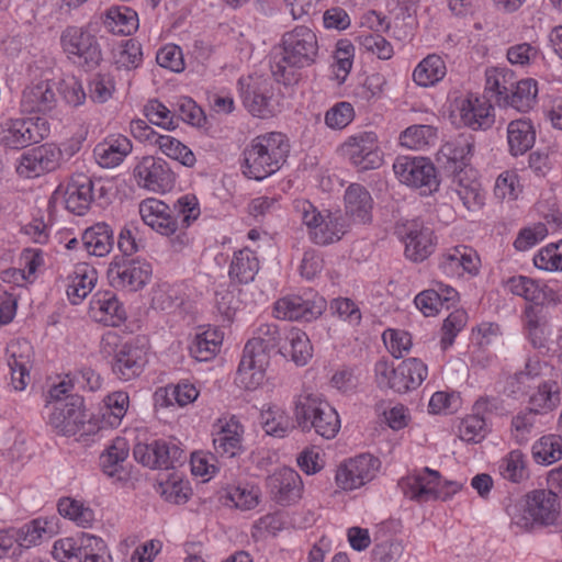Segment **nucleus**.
Returning <instances> with one entry per match:
<instances>
[{
	"mask_svg": "<svg viewBox=\"0 0 562 562\" xmlns=\"http://www.w3.org/2000/svg\"><path fill=\"white\" fill-rule=\"evenodd\" d=\"M154 146H156L162 155L184 167L191 168L196 162L194 153L180 139L169 134H159V136L156 137Z\"/></svg>",
	"mask_w": 562,
	"mask_h": 562,
	"instance_id": "5fc2aeb1",
	"label": "nucleus"
},
{
	"mask_svg": "<svg viewBox=\"0 0 562 562\" xmlns=\"http://www.w3.org/2000/svg\"><path fill=\"white\" fill-rule=\"evenodd\" d=\"M533 265L548 272L562 271V239L541 247L533 256Z\"/></svg>",
	"mask_w": 562,
	"mask_h": 562,
	"instance_id": "774afa93",
	"label": "nucleus"
},
{
	"mask_svg": "<svg viewBox=\"0 0 562 562\" xmlns=\"http://www.w3.org/2000/svg\"><path fill=\"white\" fill-rule=\"evenodd\" d=\"M133 173L138 187L155 193L169 191L175 183L173 172L167 162L153 156L143 157Z\"/></svg>",
	"mask_w": 562,
	"mask_h": 562,
	"instance_id": "f8f14e48",
	"label": "nucleus"
},
{
	"mask_svg": "<svg viewBox=\"0 0 562 562\" xmlns=\"http://www.w3.org/2000/svg\"><path fill=\"white\" fill-rule=\"evenodd\" d=\"M282 61L291 67L304 68L313 65L318 56V38L314 30L305 25L295 26L282 37Z\"/></svg>",
	"mask_w": 562,
	"mask_h": 562,
	"instance_id": "0eeeda50",
	"label": "nucleus"
},
{
	"mask_svg": "<svg viewBox=\"0 0 562 562\" xmlns=\"http://www.w3.org/2000/svg\"><path fill=\"white\" fill-rule=\"evenodd\" d=\"M90 317L106 326H117L125 318V310L112 292H98L89 306Z\"/></svg>",
	"mask_w": 562,
	"mask_h": 562,
	"instance_id": "2f4dec72",
	"label": "nucleus"
},
{
	"mask_svg": "<svg viewBox=\"0 0 562 562\" xmlns=\"http://www.w3.org/2000/svg\"><path fill=\"white\" fill-rule=\"evenodd\" d=\"M98 281L95 268L87 262L74 266L66 277V295L74 305L80 304L94 289Z\"/></svg>",
	"mask_w": 562,
	"mask_h": 562,
	"instance_id": "cd10ccee",
	"label": "nucleus"
},
{
	"mask_svg": "<svg viewBox=\"0 0 562 562\" xmlns=\"http://www.w3.org/2000/svg\"><path fill=\"white\" fill-rule=\"evenodd\" d=\"M525 327L532 346L538 349L548 348L552 327L542 308L529 305L525 310Z\"/></svg>",
	"mask_w": 562,
	"mask_h": 562,
	"instance_id": "58836bf2",
	"label": "nucleus"
},
{
	"mask_svg": "<svg viewBox=\"0 0 562 562\" xmlns=\"http://www.w3.org/2000/svg\"><path fill=\"white\" fill-rule=\"evenodd\" d=\"M49 133L50 125L42 116L8 117L0 121V147L21 150L47 138Z\"/></svg>",
	"mask_w": 562,
	"mask_h": 562,
	"instance_id": "39448f33",
	"label": "nucleus"
},
{
	"mask_svg": "<svg viewBox=\"0 0 562 562\" xmlns=\"http://www.w3.org/2000/svg\"><path fill=\"white\" fill-rule=\"evenodd\" d=\"M226 499L238 509L250 510L259 504L260 491L249 483L232 485L226 490Z\"/></svg>",
	"mask_w": 562,
	"mask_h": 562,
	"instance_id": "0e129e2a",
	"label": "nucleus"
},
{
	"mask_svg": "<svg viewBox=\"0 0 562 562\" xmlns=\"http://www.w3.org/2000/svg\"><path fill=\"white\" fill-rule=\"evenodd\" d=\"M274 315L284 321H311L321 313L314 305L299 295H288L274 303Z\"/></svg>",
	"mask_w": 562,
	"mask_h": 562,
	"instance_id": "a19ab883",
	"label": "nucleus"
},
{
	"mask_svg": "<svg viewBox=\"0 0 562 562\" xmlns=\"http://www.w3.org/2000/svg\"><path fill=\"white\" fill-rule=\"evenodd\" d=\"M55 83L47 77L32 80L25 86L20 99L22 113H48L57 105Z\"/></svg>",
	"mask_w": 562,
	"mask_h": 562,
	"instance_id": "a211bd4d",
	"label": "nucleus"
},
{
	"mask_svg": "<svg viewBox=\"0 0 562 562\" xmlns=\"http://www.w3.org/2000/svg\"><path fill=\"white\" fill-rule=\"evenodd\" d=\"M158 492L169 503L183 504L191 494L190 483L178 473H171L159 483Z\"/></svg>",
	"mask_w": 562,
	"mask_h": 562,
	"instance_id": "338daca9",
	"label": "nucleus"
},
{
	"mask_svg": "<svg viewBox=\"0 0 562 562\" xmlns=\"http://www.w3.org/2000/svg\"><path fill=\"white\" fill-rule=\"evenodd\" d=\"M259 270V260L256 254L249 248L235 251L229 265V277L240 283H248L254 280Z\"/></svg>",
	"mask_w": 562,
	"mask_h": 562,
	"instance_id": "864d4df0",
	"label": "nucleus"
},
{
	"mask_svg": "<svg viewBox=\"0 0 562 562\" xmlns=\"http://www.w3.org/2000/svg\"><path fill=\"white\" fill-rule=\"evenodd\" d=\"M261 424L267 435L282 438L291 429L286 411L277 404H266L261 409Z\"/></svg>",
	"mask_w": 562,
	"mask_h": 562,
	"instance_id": "4d7b16f0",
	"label": "nucleus"
},
{
	"mask_svg": "<svg viewBox=\"0 0 562 562\" xmlns=\"http://www.w3.org/2000/svg\"><path fill=\"white\" fill-rule=\"evenodd\" d=\"M454 190L469 211H475L484 204V193L476 171L472 168L454 175Z\"/></svg>",
	"mask_w": 562,
	"mask_h": 562,
	"instance_id": "c9c22d12",
	"label": "nucleus"
},
{
	"mask_svg": "<svg viewBox=\"0 0 562 562\" xmlns=\"http://www.w3.org/2000/svg\"><path fill=\"white\" fill-rule=\"evenodd\" d=\"M447 75V66L441 56L429 54L423 58L413 71V81L423 88L434 87Z\"/></svg>",
	"mask_w": 562,
	"mask_h": 562,
	"instance_id": "a18cd8bd",
	"label": "nucleus"
},
{
	"mask_svg": "<svg viewBox=\"0 0 562 562\" xmlns=\"http://www.w3.org/2000/svg\"><path fill=\"white\" fill-rule=\"evenodd\" d=\"M294 417L303 430L314 429L325 439H333L341 427L336 408L322 395L302 394L294 401Z\"/></svg>",
	"mask_w": 562,
	"mask_h": 562,
	"instance_id": "f03ea898",
	"label": "nucleus"
},
{
	"mask_svg": "<svg viewBox=\"0 0 562 562\" xmlns=\"http://www.w3.org/2000/svg\"><path fill=\"white\" fill-rule=\"evenodd\" d=\"M199 395L200 391L193 383L181 381L177 384L157 389L154 394V401L155 405L160 408L173 405L184 407L196 401Z\"/></svg>",
	"mask_w": 562,
	"mask_h": 562,
	"instance_id": "e433bc0d",
	"label": "nucleus"
},
{
	"mask_svg": "<svg viewBox=\"0 0 562 562\" xmlns=\"http://www.w3.org/2000/svg\"><path fill=\"white\" fill-rule=\"evenodd\" d=\"M281 334L276 324H260L244 348V355L255 357L263 353L270 361L272 352H279Z\"/></svg>",
	"mask_w": 562,
	"mask_h": 562,
	"instance_id": "f704fd0d",
	"label": "nucleus"
},
{
	"mask_svg": "<svg viewBox=\"0 0 562 562\" xmlns=\"http://www.w3.org/2000/svg\"><path fill=\"white\" fill-rule=\"evenodd\" d=\"M244 426L235 415L225 414L218 417L212 428L213 447L217 454L234 458L241 453Z\"/></svg>",
	"mask_w": 562,
	"mask_h": 562,
	"instance_id": "ddd939ff",
	"label": "nucleus"
},
{
	"mask_svg": "<svg viewBox=\"0 0 562 562\" xmlns=\"http://www.w3.org/2000/svg\"><path fill=\"white\" fill-rule=\"evenodd\" d=\"M57 507L58 513L63 517L68 518L79 527H91L92 522L94 521L93 510L79 501L65 497L58 502Z\"/></svg>",
	"mask_w": 562,
	"mask_h": 562,
	"instance_id": "69168bd1",
	"label": "nucleus"
},
{
	"mask_svg": "<svg viewBox=\"0 0 562 562\" xmlns=\"http://www.w3.org/2000/svg\"><path fill=\"white\" fill-rule=\"evenodd\" d=\"M436 484H438V471L427 467L402 477L398 482L403 494L418 503L434 501Z\"/></svg>",
	"mask_w": 562,
	"mask_h": 562,
	"instance_id": "a878e982",
	"label": "nucleus"
},
{
	"mask_svg": "<svg viewBox=\"0 0 562 562\" xmlns=\"http://www.w3.org/2000/svg\"><path fill=\"white\" fill-rule=\"evenodd\" d=\"M494 408L495 405L492 398H477L473 404L472 413L460 422L459 438L468 443L482 441L490 432L487 416Z\"/></svg>",
	"mask_w": 562,
	"mask_h": 562,
	"instance_id": "b1692460",
	"label": "nucleus"
},
{
	"mask_svg": "<svg viewBox=\"0 0 562 562\" xmlns=\"http://www.w3.org/2000/svg\"><path fill=\"white\" fill-rule=\"evenodd\" d=\"M485 78V89L496 95L499 104L506 105L515 85L514 72L505 67H492L486 69Z\"/></svg>",
	"mask_w": 562,
	"mask_h": 562,
	"instance_id": "6e6d98bb",
	"label": "nucleus"
},
{
	"mask_svg": "<svg viewBox=\"0 0 562 562\" xmlns=\"http://www.w3.org/2000/svg\"><path fill=\"white\" fill-rule=\"evenodd\" d=\"M453 112L464 126L473 131L487 130L495 121L492 104L473 93L457 98Z\"/></svg>",
	"mask_w": 562,
	"mask_h": 562,
	"instance_id": "4468645a",
	"label": "nucleus"
},
{
	"mask_svg": "<svg viewBox=\"0 0 562 562\" xmlns=\"http://www.w3.org/2000/svg\"><path fill=\"white\" fill-rule=\"evenodd\" d=\"M537 95V81L532 78H526L516 83L515 90L509 93V99L506 102V105H509L519 112H527L536 104Z\"/></svg>",
	"mask_w": 562,
	"mask_h": 562,
	"instance_id": "052dcab7",
	"label": "nucleus"
},
{
	"mask_svg": "<svg viewBox=\"0 0 562 562\" xmlns=\"http://www.w3.org/2000/svg\"><path fill=\"white\" fill-rule=\"evenodd\" d=\"M240 95L245 108L254 116L266 119L273 115L270 85L261 77H247L239 79Z\"/></svg>",
	"mask_w": 562,
	"mask_h": 562,
	"instance_id": "412c9836",
	"label": "nucleus"
},
{
	"mask_svg": "<svg viewBox=\"0 0 562 562\" xmlns=\"http://www.w3.org/2000/svg\"><path fill=\"white\" fill-rule=\"evenodd\" d=\"M128 454V441L123 437L114 438L100 456V464L103 472L109 476H114L122 470Z\"/></svg>",
	"mask_w": 562,
	"mask_h": 562,
	"instance_id": "13d9d810",
	"label": "nucleus"
},
{
	"mask_svg": "<svg viewBox=\"0 0 562 562\" xmlns=\"http://www.w3.org/2000/svg\"><path fill=\"white\" fill-rule=\"evenodd\" d=\"M380 468L379 459L362 453L340 463L336 470L335 483L345 492L358 490L371 482Z\"/></svg>",
	"mask_w": 562,
	"mask_h": 562,
	"instance_id": "1a4fd4ad",
	"label": "nucleus"
},
{
	"mask_svg": "<svg viewBox=\"0 0 562 562\" xmlns=\"http://www.w3.org/2000/svg\"><path fill=\"white\" fill-rule=\"evenodd\" d=\"M480 257L474 249L458 245L446 249L438 259L439 270L448 278H461L465 273H479Z\"/></svg>",
	"mask_w": 562,
	"mask_h": 562,
	"instance_id": "aec40b11",
	"label": "nucleus"
},
{
	"mask_svg": "<svg viewBox=\"0 0 562 562\" xmlns=\"http://www.w3.org/2000/svg\"><path fill=\"white\" fill-rule=\"evenodd\" d=\"M61 150L52 143H46L25 151L19 159L16 171L25 178H35L56 170L61 161Z\"/></svg>",
	"mask_w": 562,
	"mask_h": 562,
	"instance_id": "dca6fc26",
	"label": "nucleus"
},
{
	"mask_svg": "<svg viewBox=\"0 0 562 562\" xmlns=\"http://www.w3.org/2000/svg\"><path fill=\"white\" fill-rule=\"evenodd\" d=\"M473 140L470 135H458L441 145L437 153V161L445 169L457 173L465 170L472 156Z\"/></svg>",
	"mask_w": 562,
	"mask_h": 562,
	"instance_id": "bb28decb",
	"label": "nucleus"
},
{
	"mask_svg": "<svg viewBox=\"0 0 562 562\" xmlns=\"http://www.w3.org/2000/svg\"><path fill=\"white\" fill-rule=\"evenodd\" d=\"M285 342L279 352L289 357L296 366H305L313 357V347L308 336L301 329L291 327L285 334Z\"/></svg>",
	"mask_w": 562,
	"mask_h": 562,
	"instance_id": "37998d69",
	"label": "nucleus"
},
{
	"mask_svg": "<svg viewBox=\"0 0 562 562\" xmlns=\"http://www.w3.org/2000/svg\"><path fill=\"white\" fill-rule=\"evenodd\" d=\"M130 407V396L124 391H114L103 398L101 417L103 425L116 428L121 425Z\"/></svg>",
	"mask_w": 562,
	"mask_h": 562,
	"instance_id": "603ef678",
	"label": "nucleus"
},
{
	"mask_svg": "<svg viewBox=\"0 0 562 562\" xmlns=\"http://www.w3.org/2000/svg\"><path fill=\"white\" fill-rule=\"evenodd\" d=\"M294 210L307 229L310 239L319 246H327L339 241L348 232L349 224L337 211L324 212L307 200H296Z\"/></svg>",
	"mask_w": 562,
	"mask_h": 562,
	"instance_id": "20e7f679",
	"label": "nucleus"
},
{
	"mask_svg": "<svg viewBox=\"0 0 562 562\" xmlns=\"http://www.w3.org/2000/svg\"><path fill=\"white\" fill-rule=\"evenodd\" d=\"M223 333L217 328H207L198 333L190 345V353L198 361H209L220 351Z\"/></svg>",
	"mask_w": 562,
	"mask_h": 562,
	"instance_id": "8fccbe9b",
	"label": "nucleus"
},
{
	"mask_svg": "<svg viewBox=\"0 0 562 562\" xmlns=\"http://www.w3.org/2000/svg\"><path fill=\"white\" fill-rule=\"evenodd\" d=\"M91 536L82 532L76 537L56 540L52 550L54 559L59 562H82Z\"/></svg>",
	"mask_w": 562,
	"mask_h": 562,
	"instance_id": "49530a36",
	"label": "nucleus"
},
{
	"mask_svg": "<svg viewBox=\"0 0 562 562\" xmlns=\"http://www.w3.org/2000/svg\"><path fill=\"white\" fill-rule=\"evenodd\" d=\"M532 458L536 463L550 465L562 459V437L549 434L539 438L531 447Z\"/></svg>",
	"mask_w": 562,
	"mask_h": 562,
	"instance_id": "bf43d9fd",
	"label": "nucleus"
},
{
	"mask_svg": "<svg viewBox=\"0 0 562 562\" xmlns=\"http://www.w3.org/2000/svg\"><path fill=\"white\" fill-rule=\"evenodd\" d=\"M374 378L380 389H390L397 393H405L404 380L400 375V364L393 361L380 359L374 364Z\"/></svg>",
	"mask_w": 562,
	"mask_h": 562,
	"instance_id": "680f3d73",
	"label": "nucleus"
},
{
	"mask_svg": "<svg viewBox=\"0 0 562 562\" xmlns=\"http://www.w3.org/2000/svg\"><path fill=\"white\" fill-rule=\"evenodd\" d=\"M146 362L145 349L126 342L115 355L113 371L121 380L130 381L142 373Z\"/></svg>",
	"mask_w": 562,
	"mask_h": 562,
	"instance_id": "473e14b6",
	"label": "nucleus"
},
{
	"mask_svg": "<svg viewBox=\"0 0 562 562\" xmlns=\"http://www.w3.org/2000/svg\"><path fill=\"white\" fill-rule=\"evenodd\" d=\"M342 154L359 170L376 169L383 164V153L374 132L349 136L341 146Z\"/></svg>",
	"mask_w": 562,
	"mask_h": 562,
	"instance_id": "9d476101",
	"label": "nucleus"
},
{
	"mask_svg": "<svg viewBox=\"0 0 562 562\" xmlns=\"http://www.w3.org/2000/svg\"><path fill=\"white\" fill-rule=\"evenodd\" d=\"M137 462L150 469L168 468L182 459L183 450L172 440H155L137 443L133 450Z\"/></svg>",
	"mask_w": 562,
	"mask_h": 562,
	"instance_id": "6ab92c4d",
	"label": "nucleus"
},
{
	"mask_svg": "<svg viewBox=\"0 0 562 562\" xmlns=\"http://www.w3.org/2000/svg\"><path fill=\"white\" fill-rule=\"evenodd\" d=\"M81 240L90 255L103 257L113 247V231L105 223H97L85 231Z\"/></svg>",
	"mask_w": 562,
	"mask_h": 562,
	"instance_id": "09e8293b",
	"label": "nucleus"
},
{
	"mask_svg": "<svg viewBox=\"0 0 562 562\" xmlns=\"http://www.w3.org/2000/svg\"><path fill=\"white\" fill-rule=\"evenodd\" d=\"M512 522L521 530L536 525L548 526L557 521L560 503L553 491L533 490L508 507Z\"/></svg>",
	"mask_w": 562,
	"mask_h": 562,
	"instance_id": "7ed1b4c3",
	"label": "nucleus"
},
{
	"mask_svg": "<svg viewBox=\"0 0 562 562\" xmlns=\"http://www.w3.org/2000/svg\"><path fill=\"white\" fill-rule=\"evenodd\" d=\"M104 25L113 34L130 35L138 29V15L128 7H111L106 10Z\"/></svg>",
	"mask_w": 562,
	"mask_h": 562,
	"instance_id": "3c124183",
	"label": "nucleus"
},
{
	"mask_svg": "<svg viewBox=\"0 0 562 562\" xmlns=\"http://www.w3.org/2000/svg\"><path fill=\"white\" fill-rule=\"evenodd\" d=\"M397 234L405 245V256L412 261H424L435 249L434 232L417 220L400 225Z\"/></svg>",
	"mask_w": 562,
	"mask_h": 562,
	"instance_id": "2eb2a0df",
	"label": "nucleus"
},
{
	"mask_svg": "<svg viewBox=\"0 0 562 562\" xmlns=\"http://www.w3.org/2000/svg\"><path fill=\"white\" fill-rule=\"evenodd\" d=\"M60 45L68 59L79 66L95 67L101 48L95 35L85 26H68L60 35Z\"/></svg>",
	"mask_w": 562,
	"mask_h": 562,
	"instance_id": "423d86ee",
	"label": "nucleus"
},
{
	"mask_svg": "<svg viewBox=\"0 0 562 562\" xmlns=\"http://www.w3.org/2000/svg\"><path fill=\"white\" fill-rule=\"evenodd\" d=\"M149 262L140 259L111 263L108 269V279L115 289L137 291L142 289L151 277Z\"/></svg>",
	"mask_w": 562,
	"mask_h": 562,
	"instance_id": "f3484780",
	"label": "nucleus"
},
{
	"mask_svg": "<svg viewBox=\"0 0 562 562\" xmlns=\"http://www.w3.org/2000/svg\"><path fill=\"white\" fill-rule=\"evenodd\" d=\"M133 144L124 135H110L93 149V156L102 168H115L132 153Z\"/></svg>",
	"mask_w": 562,
	"mask_h": 562,
	"instance_id": "c756f323",
	"label": "nucleus"
},
{
	"mask_svg": "<svg viewBox=\"0 0 562 562\" xmlns=\"http://www.w3.org/2000/svg\"><path fill=\"white\" fill-rule=\"evenodd\" d=\"M93 199V182L85 173L74 175L64 192L66 209L76 215H83Z\"/></svg>",
	"mask_w": 562,
	"mask_h": 562,
	"instance_id": "7c9ffc66",
	"label": "nucleus"
},
{
	"mask_svg": "<svg viewBox=\"0 0 562 562\" xmlns=\"http://www.w3.org/2000/svg\"><path fill=\"white\" fill-rule=\"evenodd\" d=\"M289 148L282 133L271 132L255 137L244 151V175L257 181L268 178L281 168Z\"/></svg>",
	"mask_w": 562,
	"mask_h": 562,
	"instance_id": "f257e3e1",
	"label": "nucleus"
},
{
	"mask_svg": "<svg viewBox=\"0 0 562 562\" xmlns=\"http://www.w3.org/2000/svg\"><path fill=\"white\" fill-rule=\"evenodd\" d=\"M20 547L31 548L50 539L58 532L56 516L38 517L16 529Z\"/></svg>",
	"mask_w": 562,
	"mask_h": 562,
	"instance_id": "4c0bfd02",
	"label": "nucleus"
},
{
	"mask_svg": "<svg viewBox=\"0 0 562 562\" xmlns=\"http://www.w3.org/2000/svg\"><path fill=\"white\" fill-rule=\"evenodd\" d=\"M269 364L270 361H268L263 353L255 357L243 353L237 371L238 383L248 390L257 389L265 381L266 370Z\"/></svg>",
	"mask_w": 562,
	"mask_h": 562,
	"instance_id": "c03bdc74",
	"label": "nucleus"
},
{
	"mask_svg": "<svg viewBox=\"0 0 562 562\" xmlns=\"http://www.w3.org/2000/svg\"><path fill=\"white\" fill-rule=\"evenodd\" d=\"M393 170L401 183L419 189L424 194L431 193L439 187L436 168L427 158L397 157Z\"/></svg>",
	"mask_w": 562,
	"mask_h": 562,
	"instance_id": "6e6552de",
	"label": "nucleus"
},
{
	"mask_svg": "<svg viewBox=\"0 0 562 562\" xmlns=\"http://www.w3.org/2000/svg\"><path fill=\"white\" fill-rule=\"evenodd\" d=\"M139 215L147 226L164 236H170L178 228L169 206L162 201L149 198L139 203Z\"/></svg>",
	"mask_w": 562,
	"mask_h": 562,
	"instance_id": "c85d7f7f",
	"label": "nucleus"
},
{
	"mask_svg": "<svg viewBox=\"0 0 562 562\" xmlns=\"http://www.w3.org/2000/svg\"><path fill=\"white\" fill-rule=\"evenodd\" d=\"M496 471L506 482L521 484L530 476L527 456L519 449H514L497 462Z\"/></svg>",
	"mask_w": 562,
	"mask_h": 562,
	"instance_id": "ea45409f",
	"label": "nucleus"
},
{
	"mask_svg": "<svg viewBox=\"0 0 562 562\" xmlns=\"http://www.w3.org/2000/svg\"><path fill=\"white\" fill-rule=\"evenodd\" d=\"M437 128L429 124H414L398 137L400 145L409 150H426L437 142Z\"/></svg>",
	"mask_w": 562,
	"mask_h": 562,
	"instance_id": "de8ad7c7",
	"label": "nucleus"
},
{
	"mask_svg": "<svg viewBox=\"0 0 562 562\" xmlns=\"http://www.w3.org/2000/svg\"><path fill=\"white\" fill-rule=\"evenodd\" d=\"M560 404V387L557 382L547 381L539 385L530 397V408L538 414L553 411Z\"/></svg>",
	"mask_w": 562,
	"mask_h": 562,
	"instance_id": "e2e57ef3",
	"label": "nucleus"
},
{
	"mask_svg": "<svg viewBox=\"0 0 562 562\" xmlns=\"http://www.w3.org/2000/svg\"><path fill=\"white\" fill-rule=\"evenodd\" d=\"M505 289L535 305H557L561 302L559 294L547 283L521 274L507 279Z\"/></svg>",
	"mask_w": 562,
	"mask_h": 562,
	"instance_id": "5701e85b",
	"label": "nucleus"
},
{
	"mask_svg": "<svg viewBox=\"0 0 562 562\" xmlns=\"http://www.w3.org/2000/svg\"><path fill=\"white\" fill-rule=\"evenodd\" d=\"M536 142V131L530 120H514L507 125L509 153L517 157L526 154Z\"/></svg>",
	"mask_w": 562,
	"mask_h": 562,
	"instance_id": "79ce46f5",
	"label": "nucleus"
},
{
	"mask_svg": "<svg viewBox=\"0 0 562 562\" xmlns=\"http://www.w3.org/2000/svg\"><path fill=\"white\" fill-rule=\"evenodd\" d=\"M32 347L27 341H15L9 345L8 366L13 387L23 391L30 380Z\"/></svg>",
	"mask_w": 562,
	"mask_h": 562,
	"instance_id": "72a5a7b5",
	"label": "nucleus"
},
{
	"mask_svg": "<svg viewBox=\"0 0 562 562\" xmlns=\"http://www.w3.org/2000/svg\"><path fill=\"white\" fill-rule=\"evenodd\" d=\"M374 201L371 193L359 183H351L344 193V211L346 223L367 225L372 221Z\"/></svg>",
	"mask_w": 562,
	"mask_h": 562,
	"instance_id": "393cba45",
	"label": "nucleus"
},
{
	"mask_svg": "<svg viewBox=\"0 0 562 562\" xmlns=\"http://www.w3.org/2000/svg\"><path fill=\"white\" fill-rule=\"evenodd\" d=\"M45 414L53 429L63 436H74L81 430L86 422L83 400L71 397L68 402L47 403Z\"/></svg>",
	"mask_w": 562,
	"mask_h": 562,
	"instance_id": "9b49d317",
	"label": "nucleus"
},
{
	"mask_svg": "<svg viewBox=\"0 0 562 562\" xmlns=\"http://www.w3.org/2000/svg\"><path fill=\"white\" fill-rule=\"evenodd\" d=\"M267 487L271 498L281 506H290L299 502L303 493L300 474L291 468H281L267 479Z\"/></svg>",
	"mask_w": 562,
	"mask_h": 562,
	"instance_id": "4be33fe9",
	"label": "nucleus"
}]
</instances>
